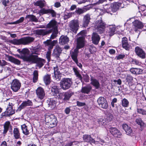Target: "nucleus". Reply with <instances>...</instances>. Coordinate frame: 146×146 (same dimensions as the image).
Here are the masks:
<instances>
[{
  "label": "nucleus",
  "mask_w": 146,
  "mask_h": 146,
  "mask_svg": "<svg viewBox=\"0 0 146 146\" xmlns=\"http://www.w3.org/2000/svg\"><path fill=\"white\" fill-rule=\"evenodd\" d=\"M21 54V57L24 61L36 64H43L45 60L43 59L38 58L36 55H29V51L27 48H24L22 50L19 49L17 50Z\"/></svg>",
  "instance_id": "nucleus-1"
},
{
  "label": "nucleus",
  "mask_w": 146,
  "mask_h": 146,
  "mask_svg": "<svg viewBox=\"0 0 146 146\" xmlns=\"http://www.w3.org/2000/svg\"><path fill=\"white\" fill-rule=\"evenodd\" d=\"M84 38L82 36H79L77 40V48L75 49L71 54V57L75 62L77 64L78 63L77 56L78 52V49L81 48L84 46Z\"/></svg>",
  "instance_id": "nucleus-2"
},
{
  "label": "nucleus",
  "mask_w": 146,
  "mask_h": 146,
  "mask_svg": "<svg viewBox=\"0 0 146 146\" xmlns=\"http://www.w3.org/2000/svg\"><path fill=\"white\" fill-rule=\"evenodd\" d=\"M123 2H122V3ZM122 3H110L104 5V11L106 13L110 14L111 15L112 13L115 12L119 8V5Z\"/></svg>",
  "instance_id": "nucleus-3"
},
{
  "label": "nucleus",
  "mask_w": 146,
  "mask_h": 146,
  "mask_svg": "<svg viewBox=\"0 0 146 146\" xmlns=\"http://www.w3.org/2000/svg\"><path fill=\"white\" fill-rule=\"evenodd\" d=\"M34 39V38L32 37H25L19 39H15L13 41V43L14 44L16 45H26L32 42Z\"/></svg>",
  "instance_id": "nucleus-4"
},
{
  "label": "nucleus",
  "mask_w": 146,
  "mask_h": 146,
  "mask_svg": "<svg viewBox=\"0 0 146 146\" xmlns=\"http://www.w3.org/2000/svg\"><path fill=\"white\" fill-rule=\"evenodd\" d=\"M106 26V24L102 20H97L95 22V28L99 33L102 34L105 31Z\"/></svg>",
  "instance_id": "nucleus-5"
},
{
  "label": "nucleus",
  "mask_w": 146,
  "mask_h": 146,
  "mask_svg": "<svg viewBox=\"0 0 146 146\" xmlns=\"http://www.w3.org/2000/svg\"><path fill=\"white\" fill-rule=\"evenodd\" d=\"M132 29L131 30H129L130 33H133V31H135V32L137 33L139 31V30L143 28L144 25L141 21L136 20L132 22Z\"/></svg>",
  "instance_id": "nucleus-6"
},
{
  "label": "nucleus",
  "mask_w": 146,
  "mask_h": 146,
  "mask_svg": "<svg viewBox=\"0 0 146 146\" xmlns=\"http://www.w3.org/2000/svg\"><path fill=\"white\" fill-rule=\"evenodd\" d=\"M72 84L71 79L64 78L60 82V86L63 90H65L69 88Z\"/></svg>",
  "instance_id": "nucleus-7"
},
{
  "label": "nucleus",
  "mask_w": 146,
  "mask_h": 146,
  "mask_svg": "<svg viewBox=\"0 0 146 146\" xmlns=\"http://www.w3.org/2000/svg\"><path fill=\"white\" fill-rule=\"evenodd\" d=\"M21 84L19 81L17 79H14L11 84V88L14 92H17L20 89Z\"/></svg>",
  "instance_id": "nucleus-8"
},
{
  "label": "nucleus",
  "mask_w": 146,
  "mask_h": 146,
  "mask_svg": "<svg viewBox=\"0 0 146 146\" xmlns=\"http://www.w3.org/2000/svg\"><path fill=\"white\" fill-rule=\"evenodd\" d=\"M14 104L12 102H9L8 106L6 111L2 113L1 115L2 116H9L12 115L15 113V111L13 109Z\"/></svg>",
  "instance_id": "nucleus-9"
},
{
  "label": "nucleus",
  "mask_w": 146,
  "mask_h": 146,
  "mask_svg": "<svg viewBox=\"0 0 146 146\" xmlns=\"http://www.w3.org/2000/svg\"><path fill=\"white\" fill-rule=\"evenodd\" d=\"M70 29L73 33H76L78 29L79 24L78 21L77 20H74L71 21L69 23Z\"/></svg>",
  "instance_id": "nucleus-10"
},
{
  "label": "nucleus",
  "mask_w": 146,
  "mask_h": 146,
  "mask_svg": "<svg viewBox=\"0 0 146 146\" xmlns=\"http://www.w3.org/2000/svg\"><path fill=\"white\" fill-rule=\"evenodd\" d=\"M107 129H109L110 132L114 137L119 138L121 135L120 131L115 127H113L110 126H107Z\"/></svg>",
  "instance_id": "nucleus-11"
},
{
  "label": "nucleus",
  "mask_w": 146,
  "mask_h": 146,
  "mask_svg": "<svg viewBox=\"0 0 146 146\" xmlns=\"http://www.w3.org/2000/svg\"><path fill=\"white\" fill-rule=\"evenodd\" d=\"M97 102L99 106L104 109L108 107V104L106 100L103 97H100L98 99Z\"/></svg>",
  "instance_id": "nucleus-12"
},
{
  "label": "nucleus",
  "mask_w": 146,
  "mask_h": 146,
  "mask_svg": "<svg viewBox=\"0 0 146 146\" xmlns=\"http://www.w3.org/2000/svg\"><path fill=\"white\" fill-rule=\"evenodd\" d=\"M37 97L40 100L43 99L44 97L45 93L44 89L41 87H38L36 90Z\"/></svg>",
  "instance_id": "nucleus-13"
},
{
  "label": "nucleus",
  "mask_w": 146,
  "mask_h": 146,
  "mask_svg": "<svg viewBox=\"0 0 146 146\" xmlns=\"http://www.w3.org/2000/svg\"><path fill=\"white\" fill-rule=\"evenodd\" d=\"M32 105L33 103L32 102L29 100L24 101L19 106L17 110L20 111L22 109L24 108L25 107L28 106H31Z\"/></svg>",
  "instance_id": "nucleus-14"
},
{
  "label": "nucleus",
  "mask_w": 146,
  "mask_h": 146,
  "mask_svg": "<svg viewBox=\"0 0 146 146\" xmlns=\"http://www.w3.org/2000/svg\"><path fill=\"white\" fill-rule=\"evenodd\" d=\"M100 36L95 32L93 33L92 36V43L94 44H98L100 40Z\"/></svg>",
  "instance_id": "nucleus-15"
},
{
  "label": "nucleus",
  "mask_w": 146,
  "mask_h": 146,
  "mask_svg": "<svg viewBox=\"0 0 146 146\" xmlns=\"http://www.w3.org/2000/svg\"><path fill=\"white\" fill-rule=\"evenodd\" d=\"M135 51L137 54L142 58H144L145 57V52L140 47L137 46L135 48Z\"/></svg>",
  "instance_id": "nucleus-16"
},
{
  "label": "nucleus",
  "mask_w": 146,
  "mask_h": 146,
  "mask_svg": "<svg viewBox=\"0 0 146 146\" xmlns=\"http://www.w3.org/2000/svg\"><path fill=\"white\" fill-rule=\"evenodd\" d=\"M58 24L57 22L54 20H51L46 25V27L52 28L53 30L58 29Z\"/></svg>",
  "instance_id": "nucleus-17"
},
{
  "label": "nucleus",
  "mask_w": 146,
  "mask_h": 146,
  "mask_svg": "<svg viewBox=\"0 0 146 146\" xmlns=\"http://www.w3.org/2000/svg\"><path fill=\"white\" fill-rule=\"evenodd\" d=\"M122 47L126 50H128L129 49L130 45L128 42L127 38L126 37H123L122 38Z\"/></svg>",
  "instance_id": "nucleus-18"
},
{
  "label": "nucleus",
  "mask_w": 146,
  "mask_h": 146,
  "mask_svg": "<svg viewBox=\"0 0 146 146\" xmlns=\"http://www.w3.org/2000/svg\"><path fill=\"white\" fill-rule=\"evenodd\" d=\"M122 127L127 135H133V131L131 127L129 126L126 124H124L122 125Z\"/></svg>",
  "instance_id": "nucleus-19"
},
{
  "label": "nucleus",
  "mask_w": 146,
  "mask_h": 146,
  "mask_svg": "<svg viewBox=\"0 0 146 146\" xmlns=\"http://www.w3.org/2000/svg\"><path fill=\"white\" fill-rule=\"evenodd\" d=\"M52 31V30H47L46 29H38L36 31L37 34L40 35H44L50 33Z\"/></svg>",
  "instance_id": "nucleus-20"
},
{
  "label": "nucleus",
  "mask_w": 146,
  "mask_h": 146,
  "mask_svg": "<svg viewBox=\"0 0 146 146\" xmlns=\"http://www.w3.org/2000/svg\"><path fill=\"white\" fill-rule=\"evenodd\" d=\"M57 42V41L56 40L52 41L51 40H47L45 42V43L46 45L48 46V50H50L53 48L54 46Z\"/></svg>",
  "instance_id": "nucleus-21"
},
{
  "label": "nucleus",
  "mask_w": 146,
  "mask_h": 146,
  "mask_svg": "<svg viewBox=\"0 0 146 146\" xmlns=\"http://www.w3.org/2000/svg\"><path fill=\"white\" fill-rule=\"evenodd\" d=\"M90 19V15L87 14L84 16L83 19V25L84 27H86L88 25Z\"/></svg>",
  "instance_id": "nucleus-22"
},
{
  "label": "nucleus",
  "mask_w": 146,
  "mask_h": 146,
  "mask_svg": "<svg viewBox=\"0 0 146 146\" xmlns=\"http://www.w3.org/2000/svg\"><path fill=\"white\" fill-rule=\"evenodd\" d=\"M59 43L63 45L67 44L69 41V38L67 36H62L59 39Z\"/></svg>",
  "instance_id": "nucleus-23"
},
{
  "label": "nucleus",
  "mask_w": 146,
  "mask_h": 146,
  "mask_svg": "<svg viewBox=\"0 0 146 146\" xmlns=\"http://www.w3.org/2000/svg\"><path fill=\"white\" fill-rule=\"evenodd\" d=\"M115 27L113 25L110 26L109 31L106 33V35L110 36H112L115 33Z\"/></svg>",
  "instance_id": "nucleus-24"
},
{
  "label": "nucleus",
  "mask_w": 146,
  "mask_h": 146,
  "mask_svg": "<svg viewBox=\"0 0 146 146\" xmlns=\"http://www.w3.org/2000/svg\"><path fill=\"white\" fill-rule=\"evenodd\" d=\"M57 67H54L55 79L57 81H59L61 78V74L58 71Z\"/></svg>",
  "instance_id": "nucleus-25"
},
{
  "label": "nucleus",
  "mask_w": 146,
  "mask_h": 146,
  "mask_svg": "<svg viewBox=\"0 0 146 146\" xmlns=\"http://www.w3.org/2000/svg\"><path fill=\"white\" fill-rule=\"evenodd\" d=\"M83 139L85 142H90L91 144L94 143L95 140L92 138L90 135H85L83 136Z\"/></svg>",
  "instance_id": "nucleus-26"
},
{
  "label": "nucleus",
  "mask_w": 146,
  "mask_h": 146,
  "mask_svg": "<svg viewBox=\"0 0 146 146\" xmlns=\"http://www.w3.org/2000/svg\"><path fill=\"white\" fill-rule=\"evenodd\" d=\"M62 50L59 46H56L54 50L53 55L56 58L58 57L61 52Z\"/></svg>",
  "instance_id": "nucleus-27"
},
{
  "label": "nucleus",
  "mask_w": 146,
  "mask_h": 146,
  "mask_svg": "<svg viewBox=\"0 0 146 146\" xmlns=\"http://www.w3.org/2000/svg\"><path fill=\"white\" fill-rule=\"evenodd\" d=\"M56 101L52 99H48L47 101L48 106L52 109L54 108L56 106Z\"/></svg>",
  "instance_id": "nucleus-28"
},
{
  "label": "nucleus",
  "mask_w": 146,
  "mask_h": 146,
  "mask_svg": "<svg viewBox=\"0 0 146 146\" xmlns=\"http://www.w3.org/2000/svg\"><path fill=\"white\" fill-rule=\"evenodd\" d=\"M13 136L16 139H19L21 137L20 133L19 128H14L13 130Z\"/></svg>",
  "instance_id": "nucleus-29"
},
{
  "label": "nucleus",
  "mask_w": 146,
  "mask_h": 146,
  "mask_svg": "<svg viewBox=\"0 0 146 146\" xmlns=\"http://www.w3.org/2000/svg\"><path fill=\"white\" fill-rule=\"evenodd\" d=\"M91 84L94 86L96 89H98L100 86V84L99 81L97 80L91 78Z\"/></svg>",
  "instance_id": "nucleus-30"
},
{
  "label": "nucleus",
  "mask_w": 146,
  "mask_h": 146,
  "mask_svg": "<svg viewBox=\"0 0 146 146\" xmlns=\"http://www.w3.org/2000/svg\"><path fill=\"white\" fill-rule=\"evenodd\" d=\"M73 94V93L70 92H67L65 93L64 94V98H63V100L65 102L68 101Z\"/></svg>",
  "instance_id": "nucleus-31"
},
{
  "label": "nucleus",
  "mask_w": 146,
  "mask_h": 146,
  "mask_svg": "<svg viewBox=\"0 0 146 146\" xmlns=\"http://www.w3.org/2000/svg\"><path fill=\"white\" fill-rule=\"evenodd\" d=\"M45 4V1L41 0H38L34 3V5L38 6L41 9L44 6Z\"/></svg>",
  "instance_id": "nucleus-32"
},
{
  "label": "nucleus",
  "mask_w": 146,
  "mask_h": 146,
  "mask_svg": "<svg viewBox=\"0 0 146 146\" xmlns=\"http://www.w3.org/2000/svg\"><path fill=\"white\" fill-rule=\"evenodd\" d=\"M60 89L58 86L56 85H54L52 87L51 91L54 95H57L59 92Z\"/></svg>",
  "instance_id": "nucleus-33"
},
{
  "label": "nucleus",
  "mask_w": 146,
  "mask_h": 146,
  "mask_svg": "<svg viewBox=\"0 0 146 146\" xmlns=\"http://www.w3.org/2000/svg\"><path fill=\"white\" fill-rule=\"evenodd\" d=\"M21 127L23 133L26 135H29L30 132L27 128V127L25 124L21 125Z\"/></svg>",
  "instance_id": "nucleus-34"
},
{
  "label": "nucleus",
  "mask_w": 146,
  "mask_h": 146,
  "mask_svg": "<svg viewBox=\"0 0 146 146\" xmlns=\"http://www.w3.org/2000/svg\"><path fill=\"white\" fill-rule=\"evenodd\" d=\"M26 19L29 21L37 22L38 19L35 16L33 15H28L26 17Z\"/></svg>",
  "instance_id": "nucleus-35"
},
{
  "label": "nucleus",
  "mask_w": 146,
  "mask_h": 146,
  "mask_svg": "<svg viewBox=\"0 0 146 146\" xmlns=\"http://www.w3.org/2000/svg\"><path fill=\"white\" fill-rule=\"evenodd\" d=\"M55 116L53 114H47L45 116V121L49 123L51 122Z\"/></svg>",
  "instance_id": "nucleus-36"
},
{
  "label": "nucleus",
  "mask_w": 146,
  "mask_h": 146,
  "mask_svg": "<svg viewBox=\"0 0 146 146\" xmlns=\"http://www.w3.org/2000/svg\"><path fill=\"white\" fill-rule=\"evenodd\" d=\"M92 89V87L90 86H87L82 88L81 92L82 93L88 94Z\"/></svg>",
  "instance_id": "nucleus-37"
},
{
  "label": "nucleus",
  "mask_w": 146,
  "mask_h": 146,
  "mask_svg": "<svg viewBox=\"0 0 146 146\" xmlns=\"http://www.w3.org/2000/svg\"><path fill=\"white\" fill-rule=\"evenodd\" d=\"M126 80L129 86L133 85V78L130 75H127L126 78Z\"/></svg>",
  "instance_id": "nucleus-38"
},
{
  "label": "nucleus",
  "mask_w": 146,
  "mask_h": 146,
  "mask_svg": "<svg viewBox=\"0 0 146 146\" xmlns=\"http://www.w3.org/2000/svg\"><path fill=\"white\" fill-rule=\"evenodd\" d=\"M50 75L47 74L45 75L44 77V81L46 84H49L50 82Z\"/></svg>",
  "instance_id": "nucleus-39"
},
{
  "label": "nucleus",
  "mask_w": 146,
  "mask_h": 146,
  "mask_svg": "<svg viewBox=\"0 0 146 146\" xmlns=\"http://www.w3.org/2000/svg\"><path fill=\"white\" fill-rule=\"evenodd\" d=\"M73 70L77 77H78V78L82 81V78L81 74L79 73L77 68L76 67H74L73 68Z\"/></svg>",
  "instance_id": "nucleus-40"
},
{
  "label": "nucleus",
  "mask_w": 146,
  "mask_h": 146,
  "mask_svg": "<svg viewBox=\"0 0 146 146\" xmlns=\"http://www.w3.org/2000/svg\"><path fill=\"white\" fill-rule=\"evenodd\" d=\"M56 118L55 116H54V118L52 120V121L48 123V125H50L49 126L50 127H52L56 126Z\"/></svg>",
  "instance_id": "nucleus-41"
},
{
  "label": "nucleus",
  "mask_w": 146,
  "mask_h": 146,
  "mask_svg": "<svg viewBox=\"0 0 146 146\" xmlns=\"http://www.w3.org/2000/svg\"><path fill=\"white\" fill-rule=\"evenodd\" d=\"M9 61L15 64H20V62L18 60L15 59L12 57L9 56Z\"/></svg>",
  "instance_id": "nucleus-42"
},
{
  "label": "nucleus",
  "mask_w": 146,
  "mask_h": 146,
  "mask_svg": "<svg viewBox=\"0 0 146 146\" xmlns=\"http://www.w3.org/2000/svg\"><path fill=\"white\" fill-rule=\"evenodd\" d=\"M39 14L40 15H42L44 14H49V9H46L44 8H42L39 11Z\"/></svg>",
  "instance_id": "nucleus-43"
},
{
  "label": "nucleus",
  "mask_w": 146,
  "mask_h": 146,
  "mask_svg": "<svg viewBox=\"0 0 146 146\" xmlns=\"http://www.w3.org/2000/svg\"><path fill=\"white\" fill-rule=\"evenodd\" d=\"M38 77V71L37 70H35L33 72V81L36 82L37 81Z\"/></svg>",
  "instance_id": "nucleus-44"
},
{
  "label": "nucleus",
  "mask_w": 146,
  "mask_h": 146,
  "mask_svg": "<svg viewBox=\"0 0 146 146\" xmlns=\"http://www.w3.org/2000/svg\"><path fill=\"white\" fill-rule=\"evenodd\" d=\"M129 102L125 98H124L122 100V105L123 107H127L129 105Z\"/></svg>",
  "instance_id": "nucleus-45"
},
{
  "label": "nucleus",
  "mask_w": 146,
  "mask_h": 146,
  "mask_svg": "<svg viewBox=\"0 0 146 146\" xmlns=\"http://www.w3.org/2000/svg\"><path fill=\"white\" fill-rule=\"evenodd\" d=\"M58 34V29L53 30L52 34L50 36V39H53L57 37Z\"/></svg>",
  "instance_id": "nucleus-46"
},
{
  "label": "nucleus",
  "mask_w": 146,
  "mask_h": 146,
  "mask_svg": "<svg viewBox=\"0 0 146 146\" xmlns=\"http://www.w3.org/2000/svg\"><path fill=\"white\" fill-rule=\"evenodd\" d=\"M89 50L91 53H93L96 52V49L93 45H90L89 46Z\"/></svg>",
  "instance_id": "nucleus-47"
},
{
  "label": "nucleus",
  "mask_w": 146,
  "mask_h": 146,
  "mask_svg": "<svg viewBox=\"0 0 146 146\" xmlns=\"http://www.w3.org/2000/svg\"><path fill=\"white\" fill-rule=\"evenodd\" d=\"M99 124L102 125H104L106 124V121L105 119L100 118L98 120Z\"/></svg>",
  "instance_id": "nucleus-48"
},
{
  "label": "nucleus",
  "mask_w": 146,
  "mask_h": 146,
  "mask_svg": "<svg viewBox=\"0 0 146 146\" xmlns=\"http://www.w3.org/2000/svg\"><path fill=\"white\" fill-rule=\"evenodd\" d=\"M136 123L141 127L143 126L144 125V123L142 121L141 118H139L136 119Z\"/></svg>",
  "instance_id": "nucleus-49"
},
{
  "label": "nucleus",
  "mask_w": 146,
  "mask_h": 146,
  "mask_svg": "<svg viewBox=\"0 0 146 146\" xmlns=\"http://www.w3.org/2000/svg\"><path fill=\"white\" fill-rule=\"evenodd\" d=\"M98 143L99 144L103 145L104 143V141L103 140L100 139V138H97L96 141H95V142L94 143L96 144H98Z\"/></svg>",
  "instance_id": "nucleus-50"
},
{
  "label": "nucleus",
  "mask_w": 146,
  "mask_h": 146,
  "mask_svg": "<svg viewBox=\"0 0 146 146\" xmlns=\"http://www.w3.org/2000/svg\"><path fill=\"white\" fill-rule=\"evenodd\" d=\"M137 112L143 115H146V110L142 109H137Z\"/></svg>",
  "instance_id": "nucleus-51"
},
{
  "label": "nucleus",
  "mask_w": 146,
  "mask_h": 146,
  "mask_svg": "<svg viewBox=\"0 0 146 146\" xmlns=\"http://www.w3.org/2000/svg\"><path fill=\"white\" fill-rule=\"evenodd\" d=\"M49 14H51L52 17H54L56 16V12L53 10L49 9Z\"/></svg>",
  "instance_id": "nucleus-52"
},
{
  "label": "nucleus",
  "mask_w": 146,
  "mask_h": 146,
  "mask_svg": "<svg viewBox=\"0 0 146 146\" xmlns=\"http://www.w3.org/2000/svg\"><path fill=\"white\" fill-rule=\"evenodd\" d=\"M10 126V122L9 121H6L4 125V128L8 130Z\"/></svg>",
  "instance_id": "nucleus-53"
},
{
  "label": "nucleus",
  "mask_w": 146,
  "mask_h": 146,
  "mask_svg": "<svg viewBox=\"0 0 146 146\" xmlns=\"http://www.w3.org/2000/svg\"><path fill=\"white\" fill-rule=\"evenodd\" d=\"M136 74H139L142 73L143 70L140 68H136Z\"/></svg>",
  "instance_id": "nucleus-54"
},
{
  "label": "nucleus",
  "mask_w": 146,
  "mask_h": 146,
  "mask_svg": "<svg viewBox=\"0 0 146 146\" xmlns=\"http://www.w3.org/2000/svg\"><path fill=\"white\" fill-rule=\"evenodd\" d=\"M77 105L79 107H81L84 106L86 105V104L84 102H81L77 101L76 102Z\"/></svg>",
  "instance_id": "nucleus-55"
},
{
  "label": "nucleus",
  "mask_w": 146,
  "mask_h": 146,
  "mask_svg": "<svg viewBox=\"0 0 146 146\" xmlns=\"http://www.w3.org/2000/svg\"><path fill=\"white\" fill-rule=\"evenodd\" d=\"M64 93H60L59 92L58 93V94L57 95H56L57 97L58 98L60 99L63 98V97L64 96Z\"/></svg>",
  "instance_id": "nucleus-56"
},
{
  "label": "nucleus",
  "mask_w": 146,
  "mask_h": 146,
  "mask_svg": "<svg viewBox=\"0 0 146 146\" xmlns=\"http://www.w3.org/2000/svg\"><path fill=\"white\" fill-rule=\"evenodd\" d=\"M125 55L124 54H120L118 56H116V58L117 60H119L125 57Z\"/></svg>",
  "instance_id": "nucleus-57"
},
{
  "label": "nucleus",
  "mask_w": 146,
  "mask_h": 146,
  "mask_svg": "<svg viewBox=\"0 0 146 146\" xmlns=\"http://www.w3.org/2000/svg\"><path fill=\"white\" fill-rule=\"evenodd\" d=\"M24 20V18L23 17H21L19 19L15 21L16 24L22 22Z\"/></svg>",
  "instance_id": "nucleus-58"
},
{
  "label": "nucleus",
  "mask_w": 146,
  "mask_h": 146,
  "mask_svg": "<svg viewBox=\"0 0 146 146\" xmlns=\"http://www.w3.org/2000/svg\"><path fill=\"white\" fill-rule=\"evenodd\" d=\"M83 79L86 82H88L89 81V77L86 74L84 76Z\"/></svg>",
  "instance_id": "nucleus-59"
},
{
  "label": "nucleus",
  "mask_w": 146,
  "mask_h": 146,
  "mask_svg": "<svg viewBox=\"0 0 146 146\" xmlns=\"http://www.w3.org/2000/svg\"><path fill=\"white\" fill-rule=\"evenodd\" d=\"M9 2V0H3L2 1V3L5 6H6L7 5V4H8Z\"/></svg>",
  "instance_id": "nucleus-60"
},
{
  "label": "nucleus",
  "mask_w": 146,
  "mask_h": 146,
  "mask_svg": "<svg viewBox=\"0 0 146 146\" xmlns=\"http://www.w3.org/2000/svg\"><path fill=\"white\" fill-rule=\"evenodd\" d=\"M54 6L56 8H58L61 6L60 2H56L54 4Z\"/></svg>",
  "instance_id": "nucleus-61"
},
{
  "label": "nucleus",
  "mask_w": 146,
  "mask_h": 146,
  "mask_svg": "<svg viewBox=\"0 0 146 146\" xmlns=\"http://www.w3.org/2000/svg\"><path fill=\"white\" fill-rule=\"evenodd\" d=\"M76 11L78 14H80L83 13L84 12V10L82 9H79L76 10Z\"/></svg>",
  "instance_id": "nucleus-62"
},
{
  "label": "nucleus",
  "mask_w": 146,
  "mask_h": 146,
  "mask_svg": "<svg viewBox=\"0 0 146 146\" xmlns=\"http://www.w3.org/2000/svg\"><path fill=\"white\" fill-rule=\"evenodd\" d=\"M113 82L115 83H117V84L119 85H120L121 84V81L119 79H118L117 80H113Z\"/></svg>",
  "instance_id": "nucleus-63"
},
{
  "label": "nucleus",
  "mask_w": 146,
  "mask_h": 146,
  "mask_svg": "<svg viewBox=\"0 0 146 146\" xmlns=\"http://www.w3.org/2000/svg\"><path fill=\"white\" fill-rule=\"evenodd\" d=\"M70 110L69 107H67L65 109L64 112L66 114H68L69 113Z\"/></svg>",
  "instance_id": "nucleus-64"
}]
</instances>
